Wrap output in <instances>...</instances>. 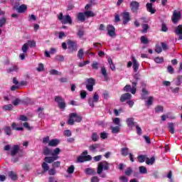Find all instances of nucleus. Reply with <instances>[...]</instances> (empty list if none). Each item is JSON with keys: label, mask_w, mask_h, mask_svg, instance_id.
<instances>
[{"label": "nucleus", "mask_w": 182, "mask_h": 182, "mask_svg": "<svg viewBox=\"0 0 182 182\" xmlns=\"http://www.w3.org/2000/svg\"><path fill=\"white\" fill-rule=\"evenodd\" d=\"M110 169V164L107 161H101L98 164L97 168V172L95 169L87 168L85 171V173L88 176H96V173L100 176L103 173V170L107 171Z\"/></svg>", "instance_id": "nucleus-1"}, {"label": "nucleus", "mask_w": 182, "mask_h": 182, "mask_svg": "<svg viewBox=\"0 0 182 182\" xmlns=\"http://www.w3.org/2000/svg\"><path fill=\"white\" fill-rule=\"evenodd\" d=\"M153 97H149L148 100L146 101L147 106H151L153 105Z\"/></svg>", "instance_id": "nucleus-62"}, {"label": "nucleus", "mask_w": 182, "mask_h": 182, "mask_svg": "<svg viewBox=\"0 0 182 182\" xmlns=\"http://www.w3.org/2000/svg\"><path fill=\"white\" fill-rule=\"evenodd\" d=\"M52 166L54 168H58L60 167V161H57L53 163Z\"/></svg>", "instance_id": "nucleus-61"}, {"label": "nucleus", "mask_w": 182, "mask_h": 182, "mask_svg": "<svg viewBox=\"0 0 182 182\" xmlns=\"http://www.w3.org/2000/svg\"><path fill=\"white\" fill-rule=\"evenodd\" d=\"M19 145H14L13 146V150L11 152V156L14 157V156H16V154L19 151Z\"/></svg>", "instance_id": "nucleus-23"}, {"label": "nucleus", "mask_w": 182, "mask_h": 182, "mask_svg": "<svg viewBox=\"0 0 182 182\" xmlns=\"http://www.w3.org/2000/svg\"><path fill=\"white\" fill-rule=\"evenodd\" d=\"M132 173H133V169L132 168V167H129L125 170L126 176H131Z\"/></svg>", "instance_id": "nucleus-48"}, {"label": "nucleus", "mask_w": 182, "mask_h": 182, "mask_svg": "<svg viewBox=\"0 0 182 182\" xmlns=\"http://www.w3.org/2000/svg\"><path fill=\"white\" fill-rule=\"evenodd\" d=\"M149 28H150L149 26V24H144L142 26V31H141L142 33H147V31H149Z\"/></svg>", "instance_id": "nucleus-44"}, {"label": "nucleus", "mask_w": 182, "mask_h": 182, "mask_svg": "<svg viewBox=\"0 0 182 182\" xmlns=\"http://www.w3.org/2000/svg\"><path fill=\"white\" fill-rule=\"evenodd\" d=\"M50 75H55V76H58V75H62V73L61 72H59L55 69H52L50 70Z\"/></svg>", "instance_id": "nucleus-37"}, {"label": "nucleus", "mask_w": 182, "mask_h": 182, "mask_svg": "<svg viewBox=\"0 0 182 182\" xmlns=\"http://www.w3.org/2000/svg\"><path fill=\"white\" fill-rule=\"evenodd\" d=\"M135 127L136 130V134H138V136H141V127H140V126L138 124H136Z\"/></svg>", "instance_id": "nucleus-54"}, {"label": "nucleus", "mask_w": 182, "mask_h": 182, "mask_svg": "<svg viewBox=\"0 0 182 182\" xmlns=\"http://www.w3.org/2000/svg\"><path fill=\"white\" fill-rule=\"evenodd\" d=\"M9 177H10L13 181H16V180H18V175L12 171L9 172Z\"/></svg>", "instance_id": "nucleus-24"}, {"label": "nucleus", "mask_w": 182, "mask_h": 182, "mask_svg": "<svg viewBox=\"0 0 182 182\" xmlns=\"http://www.w3.org/2000/svg\"><path fill=\"white\" fill-rule=\"evenodd\" d=\"M154 62L156 63H163V62H164V58L163 57H156L154 58Z\"/></svg>", "instance_id": "nucleus-41"}, {"label": "nucleus", "mask_w": 182, "mask_h": 182, "mask_svg": "<svg viewBox=\"0 0 182 182\" xmlns=\"http://www.w3.org/2000/svg\"><path fill=\"white\" fill-rule=\"evenodd\" d=\"M91 139L92 141H97V140H99V135L97 134V133L94 132L91 136Z\"/></svg>", "instance_id": "nucleus-40"}, {"label": "nucleus", "mask_w": 182, "mask_h": 182, "mask_svg": "<svg viewBox=\"0 0 182 182\" xmlns=\"http://www.w3.org/2000/svg\"><path fill=\"white\" fill-rule=\"evenodd\" d=\"M101 73L102 76H104L105 80H109V76L107 75V70H106V68L102 67L101 68Z\"/></svg>", "instance_id": "nucleus-25"}, {"label": "nucleus", "mask_w": 182, "mask_h": 182, "mask_svg": "<svg viewBox=\"0 0 182 182\" xmlns=\"http://www.w3.org/2000/svg\"><path fill=\"white\" fill-rule=\"evenodd\" d=\"M83 55H84L83 49L81 48L78 50L77 57L79 58V59H82L83 58Z\"/></svg>", "instance_id": "nucleus-59"}, {"label": "nucleus", "mask_w": 182, "mask_h": 182, "mask_svg": "<svg viewBox=\"0 0 182 182\" xmlns=\"http://www.w3.org/2000/svg\"><path fill=\"white\" fill-rule=\"evenodd\" d=\"M112 122L114 124H116V126H120V118L116 117L112 119Z\"/></svg>", "instance_id": "nucleus-50"}, {"label": "nucleus", "mask_w": 182, "mask_h": 182, "mask_svg": "<svg viewBox=\"0 0 182 182\" xmlns=\"http://www.w3.org/2000/svg\"><path fill=\"white\" fill-rule=\"evenodd\" d=\"M81 99H86V97L87 96V92L85 91V90H82L80 93Z\"/></svg>", "instance_id": "nucleus-45"}, {"label": "nucleus", "mask_w": 182, "mask_h": 182, "mask_svg": "<svg viewBox=\"0 0 182 182\" xmlns=\"http://www.w3.org/2000/svg\"><path fill=\"white\" fill-rule=\"evenodd\" d=\"M137 159L139 163H144L146 161V156L144 155H139L137 156Z\"/></svg>", "instance_id": "nucleus-43"}, {"label": "nucleus", "mask_w": 182, "mask_h": 182, "mask_svg": "<svg viewBox=\"0 0 182 182\" xmlns=\"http://www.w3.org/2000/svg\"><path fill=\"white\" fill-rule=\"evenodd\" d=\"M36 41H28L27 43H24L21 48V50L23 53H28V50L29 48H36Z\"/></svg>", "instance_id": "nucleus-3"}, {"label": "nucleus", "mask_w": 182, "mask_h": 182, "mask_svg": "<svg viewBox=\"0 0 182 182\" xmlns=\"http://www.w3.org/2000/svg\"><path fill=\"white\" fill-rule=\"evenodd\" d=\"M121 16L122 17L123 25H127L132 18H130V13L129 11H125L121 14Z\"/></svg>", "instance_id": "nucleus-9"}, {"label": "nucleus", "mask_w": 182, "mask_h": 182, "mask_svg": "<svg viewBox=\"0 0 182 182\" xmlns=\"http://www.w3.org/2000/svg\"><path fill=\"white\" fill-rule=\"evenodd\" d=\"M75 117H76V112H73L70 114V118L68 119L67 122V124H69L70 126H73L75 124Z\"/></svg>", "instance_id": "nucleus-15"}, {"label": "nucleus", "mask_w": 182, "mask_h": 182, "mask_svg": "<svg viewBox=\"0 0 182 182\" xmlns=\"http://www.w3.org/2000/svg\"><path fill=\"white\" fill-rule=\"evenodd\" d=\"M107 31L109 36L113 38V36H116V28L114 26L108 25L107 26Z\"/></svg>", "instance_id": "nucleus-12"}, {"label": "nucleus", "mask_w": 182, "mask_h": 182, "mask_svg": "<svg viewBox=\"0 0 182 182\" xmlns=\"http://www.w3.org/2000/svg\"><path fill=\"white\" fill-rule=\"evenodd\" d=\"M59 154H60V149L55 148L51 152V156H46L44 161H46V163H48L49 164H50L53 163V161H55V160H58V159H59Z\"/></svg>", "instance_id": "nucleus-2"}, {"label": "nucleus", "mask_w": 182, "mask_h": 182, "mask_svg": "<svg viewBox=\"0 0 182 182\" xmlns=\"http://www.w3.org/2000/svg\"><path fill=\"white\" fill-rule=\"evenodd\" d=\"M61 23H63V25H66V23H68L69 25H72L73 21L70 16V15L65 16L64 18L61 21Z\"/></svg>", "instance_id": "nucleus-16"}, {"label": "nucleus", "mask_w": 182, "mask_h": 182, "mask_svg": "<svg viewBox=\"0 0 182 182\" xmlns=\"http://www.w3.org/2000/svg\"><path fill=\"white\" fill-rule=\"evenodd\" d=\"M48 162H43L42 164V168L43 170L40 174L43 175L44 173H46L49 170V165L47 164Z\"/></svg>", "instance_id": "nucleus-27"}, {"label": "nucleus", "mask_w": 182, "mask_h": 182, "mask_svg": "<svg viewBox=\"0 0 182 182\" xmlns=\"http://www.w3.org/2000/svg\"><path fill=\"white\" fill-rule=\"evenodd\" d=\"M155 52H156V53H161V52H163V48L159 45H156L155 47Z\"/></svg>", "instance_id": "nucleus-51"}, {"label": "nucleus", "mask_w": 182, "mask_h": 182, "mask_svg": "<svg viewBox=\"0 0 182 182\" xmlns=\"http://www.w3.org/2000/svg\"><path fill=\"white\" fill-rule=\"evenodd\" d=\"M85 16H86L85 15V12H80L77 15V18L78 19V21H80V22H85V21H86Z\"/></svg>", "instance_id": "nucleus-21"}, {"label": "nucleus", "mask_w": 182, "mask_h": 182, "mask_svg": "<svg viewBox=\"0 0 182 182\" xmlns=\"http://www.w3.org/2000/svg\"><path fill=\"white\" fill-rule=\"evenodd\" d=\"M146 9L148 12H150V14H156V9H153V4L151 3H147L146 4Z\"/></svg>", "instance_id": "nucleus-22"}, {"label": "nucleus", "mask_w": 182, "mask_h": 182, "mask_svg": "<svg viewBox=\"0 0 182 182\" xmlns=\"http://www.w3.org/2000/svg\"><path fill=\"white\" fill-rule=\"evenodd\" d=\"M129 7L133 14H138L139 8H140V3L136 1H132L129 4Z\"/></svg>", "instance_id": "nucleus-6"}, {"label": "nucleus", "mask_w": 182, "mask_h": 182, "mask_svg": "<svg viewBox=\"0 0 182 182\" xmlns=\"http://www.w3.org/2000/svg\"><path fill=\"white\" fill-rule=\"evenodd\" d=\"M16 11L18 14H23L26 11H28V6L26 4H21L16 9Z\"/></svg>", "instance_id": "nucleus-18"}, {"label": "nucleus", "mask_w": 182, "mask_h": 182, "mask_svg": "<svg viewBox=\"0 0 182 182\" xmlns=\"http://www.w3.org/2000/svg\"><path fill=\"white\" fill-rule=\"evenodd\" d=\"M64 136H66V137H70L72 136V132L69 129H66L63 132Z\"/></svg>", "instance_id": "nucleus-58"}, {"label": "nucleus", "mask_w": 182, "mask_h": 182, "mask_svg": "<svg viewBox=\"0 0 182 182\" xmlns=\"http://www.w3.org/2000/svg\"><path fill=\"white\" fill-rule=\"evenodd\" d=\"M130 99H132V94L127 92L121 95L119 101L123 103L126 102V100H130Z\"/></svg>", "instance_id": "nucleus-13"}, {"label": "nucleus", "mask_w": 182, "mask_h": 182, "mask_svg": "<svg viewBox=\"0 0 182 182\" xmlns=\"http://www.w3.org/2000/svg\"><path fill=\"white\" fill-rule=\"evenodd\" d=\"M37 70H38V72H43V70H45V67L43 65V63L38 64Z\"/></svg>", "instance_id": "nucleus-53"}, {"label": "nucleus", "mask_w": 182, "mask_h": 182, "mask_svg": "<svg viewBox=\"0 0 182 182\" xmlns=\"http://www.w3.org/2000/svg\"><path fill=\"white\" fill-rule=\"evenodd\" d=\"M4 131L5 134H6L7 136H11V134H12V129L11 128V127L9 126H6L4 127Z\"/></svg>", "instance_id": "nucleus-26"}, {"label": "nucleus", "mask_w": 182, "mask_h": 182, "mask_svg": "<svg viewBox=\"0 0 182 182\" xmlns=\"http://www.w3.org/2000/svg\"><path fill=\"white\" fill-rule=\"evenodd\" d=\"M141 43H144L145 45L149 43V39L146 38L144 36H141Z\"/></svg>", "instance_id": "nucleus-57"}, {"label": "nucleus", "mask_w": 182, "mask_h": 182, "mask_svg": "<svg viewBox=\"0 0 182 182\" xmlns=\"http://www.w3.org/2000/svg\"><path fill=\"white\" fill-rule=\"evenodd\" d=\"M96 85V80L92 77L87 79L86 89L88 92H93V86Z\"/></svg>", "instance_id": "nucleus-7"}, {"label": "nucleus", "mask_w": 182, "mask_h": 182, "mask_svg": "<svg viewBox=\"0 0 182 182\" xmlns=\"http://www.w3.org/2000/svg\"><path fill=\"white\" fill-rule=\"evenodd\" d=\"M121 154H122V156H124V157L129 156V154H130L129 153V148H127V147L122 148L121 149Z\"/></svg>", "instance_id": "nucleus-28"}, {"label": "nucleus", "mask_w": 182, "mask_h": 182, "mask_svg": "<svg viewBox=\"0 0 182 182\" xmlns=\"http://www.w3.org/2000/svg\"><path fill=\"white\" fill-rule=\"evenodd\" d=\"M139 170L141 174H147V168H146V166H139Z\"/></svg>", "instance_id": "nucleus-36"}, {"label": "nucleus", "mask_w": 182, "mask_h": 182, "mask_svg": "<svg viewBox=\"0 0 182 182\" xmlns=\"http://www.w3.org/2000/svg\"><path fill=\"white\" fill-rule=\"evenodd\" d=\"M155 161H156V158L154 156H152L151 159L146 158V164H147L148 166H150V164L153 165L154 164Z\"/></svg>", "instance_id": "nucleus-29"}, {"label": "nucleus", "mask_w": 182, "mask_h": 182, "mask_svg": "<svg viewBox=\"0 0 182 182\" xmlns=\"http://www.w3.org/2000/svg\"><path fill=\"white\" fill-rule=\"evenodd\" d=\"M55 59V60H58V62H63L65 60V57L63 55H56Z\"/></svg>", "instance_id": "nucleus-49"}, {"label": "nucleus", "mask_w": 182, "mask_h": 182, "mask_svg": "<svg viewBox=\"0 0 182 182\" xmlns=\"http://www.w3.org/2000/svg\"><path fill=\"white\" fill-rule=\"evenodd\" d=\"M132 60L133 63L132 68L134 69V72H137V70H139V66H140V64L139 63L137 60H136V58L134 56L132 57Z\"/></svg>", "instance_id": "nucleus-14"}, {"label": "nucleus", "mask_w": 182, "mask_h": 182, "mask_svg": "<svg viewBox=\"0 0 182 182\" xmlns=\"http://www.w3.org/2000/svg\"><path fill=\"white\" fill-rule=\"evenodd\" d=\"M161 31L162 32H167L168 31V28H167V25H166V23H163L161 24Z\"/></svg>", "instance_id": "nucleus-55"}, {"label": "nucleus", "mask_w": 182, "mask_h": 182, "mask_svg": "<svg viewBox=\"0 0 182 182\" xmlns=\"http://www.w3.org/2000/svg\"><path fill=\"white\" fill-rule=\"evenodd\" d=\"M168 129H169V132L171 134H174V123L173 122H169L168 123Z\"/></svg>", "instance_id": "nucleus-34"}, {"label": "nucleus", "mask_w": 182, "mask_h": 182, "mask_svg": "<svg viewBox=\"0 0 182 182\" xmlns=\"http://www.w3.org/2000/svg\"><path fill=\"white\" fill-rule=\"evenodd\" d=\"M164 110V107L161 105H158L155 107V113L163 112Z\"/></svg>", "instance_id": "nucleus-38"}, {"label": "nucleus", "mask_w": 182, "mask_h": 182, "mask_svg": "<svg viewBox=\"0 0 182 182\" xmlns=\"http://www.w3.org/2000/svg\"><path fill=\"white\" fill-rule=\"evenodd\" d=\"M99 102V94L97 92H95L92 99H88V105L90 107H95V103H97Z\"/></svg>", "instance_id": "nucleus-8"}, {"label": "nucleus", "mask_w": 182, "mask_h": 182, "mask_svg": "<svg viewBox=\"0 0 182 182\" xmlns=\"http://www.w3.org/2000/svg\"><path fill=\"white\" fill-rule=\"evenodd\" d=\"M182 82V75H178L176 77V86H180Z\"/></svg>", "instance_id": "nucleus-42"}, {"label": "nucleus", "mask_w": 182, "mask_h": 182, "mask_svg": "<svg viewBox=\"0 0 182 182\" xmlns=\"http://www.w3.org/2000/svg\"><path fill=\"white\" fill-rule=\"evenodd\" d=\"M4 110H9L11 111L12 110V109H14V106L11 104L8 105H5L4 107Z\"/></svg>", "instance_id": "nucleus-64"}, {"label": "nucleus", "mask_w": 182, "mask_h": 182, "mask_svg": "<svg viewBox=\"0 0 182 182\" xmlns=\"http://www.w3.org/2000/svg\"><path fill=\"white\" fill-rule=\"evenodd\" d=\"M74 119H75V122H76V123H80V122H82L83 118L82 117V116H79L76 113V115H75V117H74Z\"/></svg>", "instance_id": "nucleus-47"}, {"label": "nucleus", "mask_w": 182, "mask_h": 182, "mask_svg": "<svg viewBox=\"0 0 182 182\" xmlns=\"http://www.w3.org/2000/svg\"><path fill=\"white\" fill-rule=\"evenodd\" d=\"M99 147H100V144H95L89 146V150L90 151H95L96 149H99Z\"/></svg>", "instance_id": "nucleus-35"}, {"label": "nucleus", "mask_w": 182, "mask_h": 182, "mask_svg": "<svg viewBox=\"0 0 182 182\" xmlns=\"http://www.w3.org/2000/svg\"><path fill=\"white\" fill-rule=\"evenodd\" d=\"M55 102L58 103L59 109L61 110H65L66 109V102L62 96H55Z\"/></svg>", "instance_id": "nucleus-4"}, {"label": "nucleus", "mask_w": 182, "mask_h": 182, "mask_svg": "<svg viewBox=\"0 0 182 182\" xmlns=\"http://www.w3.org/2000/svg\"><path fill=\"white\" fill-rule=\"evenodd\" d=\"M119 132H120V127H119V126L112 128V133H113L114 134L119 133Z\"/></svg>", "instance_id": "nucleus-46"}, {"label": "nucleus", "mask_w": 182, "mask_h": 182, "mask_svg": "<svg viewBox=\"0 0 182 182\" xmlns=\"http://www.w3.org/2000/svg\"><path fill=\"white\" fill-rule=\"evenodd\" d=\"M67 44L68 45L69 53H73L77 50V43L75 41L68 40Z\"/></svg>", "instance_id": "nucleus-5"}, {"label": "nucleus", "mask_w": 182, "mask_h": 182, "mask_svg": "<svg viewBox=\"0 0 182 182\" xmlns=\"http://www.w3.org/2000/svg\"><path fill=\"white\" fill-rule=\"evenodd\" d=\"M124 92H132V85H127L124 89H123Z\"/></svg>", "instance_id": "nucleus-60"}, {"label": "nucleus", "mask_w": 182, "mask_h": 182, "mask_svg": "<svg viewBox=\"0 0 182 182\" xmlns=\"http://www.w3.org/2000/svg\"><path fill=\"white\" fill-rule=\"evenodd\" d=\"M171 19L173 23H177L178 21L181 19V12H177V10L173 11Z\"/></svg>", "instance_id": "nucleus-10"}, {"label": "nucleus", "mask_w": 182, "mask_h": 182, "mask_svg": "<svg viewBox=\"0 0 182 182\" xmlns=\"http://www.w3.org/2000/svg\"><path fill=\"white\" fill-rule=\"evenodd\" d=\"M60 143V141H59V139H54L50 140L48 142V146H50V147H56L58 146V144H59Z\"/></svg>", "instance_id": "nucleus-19"}, {"label": "nucleus", "mask_w": 182, "mask_h": 182, "mask_svg": "<svg viewBox=\"0 0 182 182\" xmlns=\"http://www.w3.org/2000/svg\"><path fill=\"white\" fill-rule=\"evenodd\" d=\"M43 154L44 156H50V154L52 155V150L50 149L48 146H45L43 151Z\"/></svg>", "instance_id": "nucleus-31"}, {"label": "nucleus", "mask_w": 182, "mask_h": 182, "mask_svg": "<svg viewBox=\"0 0 182 182\" xmlns=\"http://www.w3.org/2000/svg\"><path fill=\"white\" fill-rule=\"evenodd\" d=\"M67 173L68 174H73L75 173V166L71 165L67 169Z\"/></svg>", "instance_id": "nucleus-39"}, {"label": "nucleus", "mask_w": 182, "mask_h": 182, "mask_svg": "<svg viewBox=\"0 0 182 182\" xmlns=\"http://www.w3.org/2000/svg\"><path fill=\"white\" fill-rule=\"evenodd\" d=\"M127 124L128 127H136L137 124H136V122H134V118L130 117L127 119Z\"/></svg>", "instance_id": "nucleus-17"}, {"label": "nucleus", "mask_w": 182, "mask_h": 182, "mask_svg": "<svg viewBox=\"0 0 182 182\" xmlns=\"http://www.w3.org/2000/svg\"><path fill=\"white\" fill-rule=\"evenodd\" d=\"M5 23H6V18L5 17L0 18V28H2Z\"/></svg>", "instance_id": "nucleus-56"}, {"label": "nucleus", "mask_w": 182, "mask_h": 182, "mask_svg": "<svg viewBox=\"0 0 182 182\" xmlns=\"http://www.w3.org/2000/svg\"><path fill=\"white\" fill-rule=\"evenodd\" d=\"M48 174L49 176H55V174H56V169L55 168L48 169Z\"/></svg>", "instance_id": "nucleus-63"}, {"label": "nucleus", "mask_w": 182, "mask_h": 182, "mask_svg": "<svg viewBox=\"0 0 182 182\" xmlns=\"http://www.w3.org/2000/svg\"><path fill=\"white\" fill-rule=\"evenodd\" d=\"M84 14L86 18H93V16H96V14L92 11H84Z\"/></svg>", "instance_id": "nucleus-32"}, {"label": "nucleus", "mask_w": 182, "mask_h": 182, "mask_svg": "<svg viewBox=\"0 0 182 182\" xmlns=\"http://www.w3.org/2000/svg\"><path fill=\"white\" fill-rule=\"evenodd\" d=\"M92 160V156L87 155V156H80L77 159V161L78 163H85V161H90Z\"/></svg>", "instance_id": "nucleus-11"}, {"label": "nucleus", "mask_w": 182, "mask_h": 182, "mask_svg": "<svg viewBox=\"0 0 182 182\" xmlns=\"http://www.w3.org/2000/svg\"><path fill=\"white\" fill-rule=\"evenodd\" d=\"M77 36H78V38H80V39H82V38H83V36H85V28L83 27H80L77 29Z\"/></svg>", "instance_id": "nucleus-20"}, {"label": "nucleus", "mask_w": 182, "mask_h": 182, "mask_svg": "<svg viewBox=\"0 0 182 182\" xmlns=\"http://www.w3.org/2000/svg\"><path fill=\"white\" fill-rule=\"evenodd\" d=\"M137 86V81H134L132 82V87H131V93L132 95H136V87Z\"/></svg>", "instance_id": "nucleus-33"}, {"label": "nucleus", "mask_w": 182, "mask_h": 182, "mask_svg": "<svg viewBox=\"0 0 182 182\" xmlns=\"http://www.w3.org/2000/svg\"><path fill=\"white\" fill-rule=\"evenodd\" d=\"M107 62L110 66L111 70H116V66L114 65V63H113V60H112V58H108Z\"/></svg>", "instance_id": "nucleus-30"}, {"label": "nucleus", "mask_w": 182, "mask_h": 182, "mask_svg": "<svg viewBox=\"0 0 182 182\" xmlns=\"http://www.w3.org/2000/svg\"><path fill=\"white\" fill-rule=\"evenodd\" d=\"M22 102V100H21V99L19 98H16L13 102V105L14 106H18V105H20L21 102Z\"/></svg>", "instance_id": "nucleus-52"}]
</instances>
